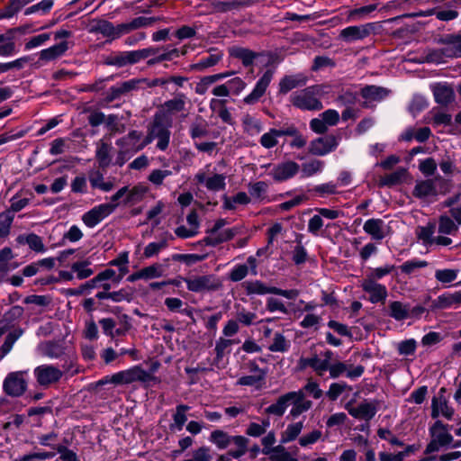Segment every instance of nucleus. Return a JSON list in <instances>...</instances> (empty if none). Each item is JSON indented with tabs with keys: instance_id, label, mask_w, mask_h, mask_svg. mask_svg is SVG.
Listing matches in <instances>:
<instances>
[{
	"instance_id": "22",
	"label": "nucleus",
	"mask_w": 461,
	"mask_h": 461,
	"mask_svg": "<svg viewBox=\"0 0 461 461\" xmlns=\"http://www.w3.org/2000/svg\"><path fill=\"white\" fill-rule=\"evenodd\" d=\"M101 324L104 331L112 337L122 336L131 328V324L126 320L122 319H102Z\"/></svg>"
},
{
	"instance_id": "11",
	"label": "nucleus",
	"mask_w": 461,
	"mask_h": 461,
	"mask_svg": "<svg viewBox=\"0 0 461 461\" xmlns=\"http://www.w3.org/2000/svg\"><path fill=\"white\" fill-rule=\"evenodd\" d=\"M268 175L276 182H284L293 178L300 171V165L293 160H285L278 164L268 165Z\"/></svg>"
},
{
	"instance_id": "28",
	"label": "nucleus",
	"mask_w": 461,
	"mask_h": 461,
	"mask_svg": "<svg viewBox=\"0 0 461 461\" xmlns=\"http://www.w3.org/2000/svg\"><path fill=\"white\" fill-rule=\"evenodd\" d=\"M298 395L299 394H296L295 392H289L284 395H281L275 403L265 409V412L267 414L276 415L277 417L283 416L286 408L290 405V402Z\"/></svg>"
},
{
	"instance_id": "5",
	"label": "nucleus",
	"mask_w": 461,
	"mask_h": 461,
	"mask_svg": "<svg viewBox=\"0 0 461 461\" xmlns=\"http://www.w3.org/2000/svg\"><path fill=\"white\" fill-rule=\"evenodd\" d=\"M121 281L122 276H117L115 270L106 268L83 285L80 291L71 292V294L82 293L85 289L102 288L103 290H110L113 286L118 285Z\"/></svg>"
},
{
	"instance_id": "61",
	"label": "nucleus",
	"mask_w": 461,
	"mask_h": 461,
	"mask_svg": "<svg viewBox=\"0 0 461 461\" xmlns=\"http://www.w3.org/2000/svg\"><path fill=\"white\" fill-rule=\"evenodd\" d=\"M15 53V44L13 40L4 34H0V56L10 57Z\"/></svg>"
},
{
	"instance_id": "15",
	"label": "nucleus",
	"mask_w": 461,
	"mask_h": 461,
	"mask_svg": "<svg viewBox=\"0 0 461 461\" xmlns=\"http://www.w3.org/2000/svg\"><path fill=\"white\" fill-rule=\"evenodd\" d=\"M339 145V140L334 136H325L312 140L309 151L312 155L324 156L334 150Z\"/></svg>"
},
{
	"instance_id": "2",
	"label": "nucleus",
	"mask_w": 461,
	"mask_h": 461,
	"mask_svg": "<svg viewBox=\"0 0 461 461\" xmlns=\"http://www.w3.org/2000/svg\"><path fill=\"white\" fill-rule=\"evenodd\" d=\"M125 189H119L111 196L110 203H101L82 216V221L88 228H94L99 224L104 219L112 214L120 204V200L124 194Z\"/></svg>"
},
{
	"instance_id": "48",
	"label": "nucleus",
	"mask_w": 461,
	"mask_h": 461,
	"mask_svg": "<svg viewBox=\"0 0 461 461\" xmlns=\"http://www.w3.org/2000/svg\"><path fill=\"white\" fill-rule=\"evenodd\" d=\"M89 181L93 188H98L104 192H109L114 187L113 183L110 180H104L103 174L100 172H95L91 175Z\"/></svg>"
},
{
	"instance_id": "37",
	"label": "nucleus",
	"mask_w": 461,
	"mask_h": 461,
	"mask_svg": "<svg viewBox=\"0 0 461 461\" xmlns=\"http://www.w3.org/2000/svg\"><path fill=\"white\" fill-rule=\"evenodd\" d=\"M106 64L111 65V66H115L118 68L136 64L134 56H133V51L132 50L121 51V52L113 54L106 59Z\"/></svg>"
},
{
	"instance_id": "7",
	"label": "nucleus",
	"mask_w": 461,
	"mask_h": 461,
	"mask_svg": "<svg viewBox=\"0 0 461 461\" xmlns=\"http://www.w3.org/2000/svg\"><path fill=\"white\" fill-rule=\"evenodd\" d=\"M27 371H14L7 374L3 382L4 393L11 397H20L27 390Z\"/></svg>"
},
{
	"instance_id": "21",
	"label": "nucleus",
	"mask_w": 461,
	"mask_h": 461,
	"mask_svg": "<svg viewBox=\"0 0 461 461\" xmlns=\"http://www.w3.org/2000/svg\"><path fill=\"white\" fill-rule=\"evenodd\" d=\"M195 179L201 185H203L209 191L218 192L223 190L226 186V176L222 174H214L208 176L204 172H198Z\"/></svg>"
},
{
	"instance_id": "49",
	"label": "nucleus",
	"mask_w": 461,
	"mask_h": 461,
	"mask_svg": "<svg viewBox=\"0 0 461 461\" xmlns=\"http://www.w3.org/2000/svg\"><path fill=\"white\" fill-rule=\"evenodd\" d=\"M388 94L389 91L387 89L376 86H367L362 89V95L366 99L382 100Z\"/></svg>"
},
{
	"instance_id": "56",
	"label": "nucleus",
	"mask_w": 461,
	"mask_h": 461,
	"mask_svg": "<svg viewBox=\"0 0 461 461\" xmlns=\"http://www.w3.org/2000/svg\"><path fill=\"white\" fill-rule=\"evenodd\" d=\"M459 226L450 217L441 216L438 221V232L445 235H452Z\"/></svg>"
},
{
	"instance_id": "52",
	"label": "nucleus",
	"mask_w": 461,
	"mask_h": 461,
	"mask_svg": "<svg viewBox=\"0 0 461 461\" xmlns=\"http://www.w3.org/2000/svg\"><path fill=\"white\" fill-rule=\"evenodd\" d=\"M54 4L53 0H41V2L29 6L25 9L24 14L31 15L33 14H39L41 15L46 14L50 11Z\"/></svg>"
},
{
	"instance_id": "16",
	"label": "nucleus",
	"mask_w": 461,
	"mask_h": 461,
	"mask_svg": "<svg viewBox=\"0 0 461 461\" xmlns=\"http://www.w3.org/2000/svg\"><path fill=\"white\" fill-rule=\"evenodd\" d=\"M69 49L68 41H61L47 49L41 50L39 53V63L41 65L56 60L63 57Z\"/></svg>"
},
{
	"instance_id": "17",
	"label": "nucleus",
	"mask_w": 461,
	"mask_h": 461,
	"mask_svg": "<svg viewBox=\"0 0 461 461\" xmlns=\"http://www.w3.org/2000/svg\"><path fill=\"white\" fill-rule=\"evenodd\" d=\"M352 402L353 401L348 402L345 408L348 413L356 419L369 421L375 417L377 411L376 404L374 402L365 401L361 402L357 407H352Z\"/></svg>"
},
{
	"instance_id": "45",
	"label": "nucleus",
	"mask_w": 461,
	"mask_h": 461,
	"mask_svg": "<svg viewBox=\"0 0 461 461\" xmlns=\"http://www.w3.org/2000/svg\"><path fill=\"white\" fill-rule=\"evenodd\" d=\"M249 443V439L244 436H233L231 438V444L236 446V449H230V455L232 456L233 458L241 457L247 453Z\"/></svg>"
},
{
	"instance_id": "64",
	"label": "nucleus",
	"mask_w": 461,
	"mask_h": 461,
	"mask_svg": "<svg viewBox=\"0 0 461 461\" xmlns=\"http://www.w3.org/2000/svg\"><path fill=\"white\" fill-rule=\"evenodd\" d=\"M428 107V102L422 95H414L410 105L409 110L413 116H416L419 113Z\"/></svg>"
},
{
	"instance_id": "62",
	"label": "nucleus",
	"mask_w": 461,
	"mask_h": 461,
	"mask_svg": "<svg viewBox=\"0 0 461 461\" xmlns=\"http://www.w3.org/2000/svg\"><path fill=\"white\" fill-rule=\"evenodd\" d=\"M346 390L350 391L352 390V387L348 385L346 383H333L330 385L326 395L330 401H336L339 396Z\"/></svg>"
},
{
	"instance_id": "13",
	"label": "nucleus",
	"mask_w": 461,
	"mask_h": 461,
	"mask_svg": "<svg viewBox=\"0 0 461 461\" xmlns=\"http://www.w3.org/2000/svg\"><path fill=\"white\" fill-rule=\"evenodd\" d=\"M273 76L274 70L267 69L257 81L251 93L244 97V103L247 104H254L258 102V100L265 95L273 79Z\"/></svg>"
},
{
	"instance_id": "23",
	"label": "nucleus",
	"mask_w": 461,
	"mask_h": 461,
	"mask_svg": "<svg viewBox=\"0 0 461 461\" xmlns=\"http://www.w3.org/2000/svg\"><path fill=\"white\" fill-rule=\"evenodd\" d=\"M140 139H141V133L137 131H131L126 136L118 139L116 145L119 149H122V152H128L130 155L141 150L140 146Z\"/></svg>"
},
{
	"instance_id": "36",
	"label": "nucleus",
	"mask_w": 461,
	"mask_h": 461,
	"mask_svg": "<svg viewBox=\"0 0 461 461\" xmlns=\"http://www.w3.org/2000/svg\"><path fill=\"white\" fill-rule=\"evenodd\" d=\"M369 29L366 25L348 26L342 30L340 35L347 41H355L366 38Z\"/></svg>"
},
{
	"instance_id": "31",
	"label": "nucleus",
	"mask_w": 461,
	"mask_h": 461,
	"mask_svg": "<svg viewBox=\"0 0 461 461\" xmlns=\"http://www.w3.org/2000/svg\"><path fill=\"white\" fill-rule=\"evenodd\" d=\"M307 83V77L303 74L285 76L279 83L280 93L286 94L294 88L303 86Z\"/></svg>"
},
{
	"instance_id": "4",
	"label": "nucleus",
	"mask_w": 461,
	"mask_h": 461,
	"mask_svg": "<svg viewBox=\"0 0 461 461\" xmlns=\"http://www.w3.org/2000/svg\"><path fill=\"white\" fill-rule=\"evenodd\" d=\"M436 41L442 47L430 54L431 60L437 62L441 61V58L438 59L433 57L437 55L438 52L445 58H461V32L441 35L436 39Z\"/></svg>"
},
{
	"instance_id": "10",
	"label": "nucleus",
	"mask_w": 461,
	"mask_h": 461,
	"mask_svg": "<svg viewBox=\"0 0 461 461\" xmlns=\"http://www.w3.org/2000/svg\"><path fill=\"white\" fill-rule=\"evenodd\" d=\"M442 180L440 177L435 179H421L417 180L412 191V195L425 203H429L436 200L439 194H445L440 192L437 188L436 182Z\"/></svg>"
},
{
	"instance_id": "39",
	"label": "nucleus",
	"mask_w": 461,
	"mask_h": 461,
	"mask_svg": "<svg viewBox=\"0 0 461 461\" xmlns=\"http://www.w3.org/2000/svg\"><path fill=\"white\" fill-rule=\"evenodd\" d=\"M187 101L188 98L185 94L178 93L174 98L164 103L163 109L168 113H179L185 109Z\"/></svg>"
},
{
	"instance_id": "20",
	"label": "nucleus",
	"mask_w": 461,
	"mask_h": 461,
	"mask_svg": "<svg viewBox=\"0 0 461 461\" xmlns=\"http://www.w3.org/2000/svg\"><path fill=\"white\" fill-rule=\"evenodd\" d=\"M364 231L374 240H382L389 232L387 224L382 219H368L363 225Z\"/></svg>"
},
{
	"instance_id": "1",
	"label": "nucleus",
	"mask_w": 461,
	"mask_h": 461,
	"mask_svg": "<svg viewBox=\"0 0 461 461\" xmlns=\"http://www.w3.org/2000/svg\"><path fill=\"white\" fill-rule=\"evenodd\" d=\"M329 85H314L296 91L291 95L294 106L305 111H320L323 108L321 98L330 94Z\"/></svg>"
},
{
	"instance_id": "25",
	"label": "nucleus",
	"mask_w": 461,
	"mask_h": 461,
	"mask_svg": "<svg viewBox=\"0 0 461 461\" xmlns=\"http://www.w3.org/2000/svg\"><path fill=\"white\" fill-rule=\"evenodd\" d=\"M121 189H125L122 194V201L121 202L123 205L131 206L140 203L145 196L148 189L142 185H137L131 189L128 186H123Z\"/></svg>"
},
{
	"instance_id": "19",
	"label": "nucleus",
	"mask_w": 461,
	"mask_h": 461,
	"mask_svg": "<svg viewBox=\"0 0 461 461\" xmlns=\"http://www.w3.org/2000/svg\"><path fill=\"white\" fill-rule=\"evenodd\" d=\"M445 393L446 389L442 387L438 392V395L437 397H433L432 399L431 417L433 419L438 417L439 413H441L447 420H451L454 415V409L448 406L447 400L444 396Z\"/></svg>"
},
{
	"instance_id": "24",
	"label": "nucleus",
	"mask_w": 461,
	"mask_h": 461,
	"mask_svg": "<svg viewBox=\"0 0 461 461\" xmlns=\"http://www.w3.org/2000/svg\"><path fill=\"white\" fill-rule=\"evenodd\" d=\"M452 428L447 424H444L441 420H437L429 429L431 438L437 439L442 447L447 446L453 442V437L448 430Z\"/></svg>"
},
{
	"instance_id": "6",
	"label": "nucleus",
	"mask_w": 461,
	"mask_h": 461,
	"mask_svg": "<svg viewBox=\"0 0 461 461\" xmlns=\"http://www.w3.org/2000/svg\"><path fill=\"white\" fill-rule=\"evenodd\" d=\"M245 285L246 291L249 294L265 295L271 294L281 295L288 300H294L299 295V291L297 289L284 290L276 286L268 285L258 280L247 282Z\"/></svg>"
},
{
	"instance_id": "50",
	"label": "nucleus",
	"mask_w": 461,
	"mask_h": 461,
	"mask_svg": "<svg viewBox=\"0 0 461 461\" xmlns=\"http://www.w3.org/2000/svg\"><path fill=\"white\" fill-rule=\"evenodd\" d=\"M111 150L112 147L105 143L101 142L98 144L97 149H96V158L99 162L100 167H106L111 163Z\"/></svg>"
},
{
	"instance_id": "55",
	"label": "nucleus",
	"mask_w": 461,
	"mask_h": 461,
	"mask_svg": "<svg viewBox=\"0 0 461 461\" xmlns=\"http://www.w3.org/2000/svg\"><path fill=\"white\" fill-rule=\"evenodd\" d=\"M303 428V425L302 421L289 424L286 429L282 433L281 442L287 443L294 440L301 433Z\"/></svg>"
},
{
	"instance_id": "59",
	"label": "nucleus",
	"mask_w": 461,
	"mask_h": 461,
	"mask_svg": "<svg viewBox=\"0 0 461 461\" xmlns=\"http://www.w3.org/2000/svg\"><path fill=\"white\" fill-rule=\"evenodd\" d=\"M51 33H41L30 38L24 44L25 50H30L44 45L48 41L50 40Z\"/></svg>"
},
{
	"instance_id": "40",
	"label": "nucleus",
	"mask_w": 461,
	"mask_h": 461,
	"mask_svg": "<svg viewBox=\"0 0 461 461\" xmlns=\"http://www.w3.org/2000/svg\"><path fill=\"white\" fill-rule=\"evenodd\" d=\"M190 409L188 405L179 404L176 407V412L173 414V422L169 424L170 430H182L187 420L185 412Z\"/></svg>"
},
{
	"instance_id": "38",
	"label": "nucleus",
	"mask_w": 461,
	"mask_h": 461,
	"mask_svg": "<svg viewBox=\"0 0 461 461\" xmlns=\"http://www.w3.org/2000/svg\"><path fill=\"white\" fill-rule=\"evenodd\" d=\"M241 123L243 131L250 136H256L263 130L262 122L249 113L242 116Z\"/></svg>"
},
{
	"instance_id": "34",
	"label": "nucleus",
	"mask_w": 461,
	"mask_h": 461,
	"mask_svg": "<svg viewBox=\"0 0 461 461\" xmlns=\"http://www.w3.org/2000/svg\"><path fill=\"white\" fill-rule=\"evenodd\" d=\"M93 31L112 39L119 38L123 34L122 30H121V24L113 26L112 23L104 20L98 22Z\"/></svg>"
},
{
	"instance_id": "26",
	"label": "nucleus",
	"mask_w": 461,
	"mask_h": 461,
	"mask_svg": "<svg viewBox=\"0 0 461 461\" xmlns=\"http://www.w3.org/2000/svg\"><path fill=\"white\" fill-rule=\"evenodd\" d=\"M436 103L447 105L454 100V90L447 83H437L431 86Z\"/></svg>"
},
{
	"instance_id": "47",
	"label": "nucleus",
	"mask_w": 461,
	"mask_h": 461,
	"mask_svg": "<svg viewBox=\"0 0 461 461\" xmlns=\"http://www.w3.org/2000/svg\"><path fill=\"white\" fill-rule=\"evenodd\" d=\"M267 185L263 181H258L249 185V195L255 201H263L267 191Z\"/></svg>"
},
{
	"instance_id": "35",
	"label": "nucleus",
	"mask_w": 461,
	"mask_h": 461,
	"mask_svg": "<svg viewBox=\"0 0 461 461\" xmlns=\"http://www.w3.org/2000/svg\"><path fill=\"white\" fill-rule=\"evenodd\" d=\"M295 393L299 395L290 402V404H293V407L290 411V415L293 418H296L303 412L307 411L312 405L311 401L304 400L305 394L303 390H299L295 392Z\"/></svg>"
},
{
	"instance_id": "63",
	"label": "nucleus",
	"mask_w": 461,
	"mask_h": 461,
	"mask_svg": "<svg viewBox=\"0 0 461 461\" xmlns=\"http://www.w3.org/2000/svg\"><path fill=\"white\" fill-rule=\"evenodd\" d=\"M393 268L394 267L389 264L373 268L365 278L372 279L375 282H377L378 280L384 278L385 276L389 275L393 270Z\"/></svg>"
},
{
	"instance_id": "8",
	"label": "nucleus",
	"mask_w": 461,
	"mask_h": 461,
	"mask_svg": "<svg viewBox=\"0 0 461 461\" xmlns=\"http://www.w3.org/2000/svg\"><path fill=\"white\" fill-rule=\"evenodd\" d=\"M153 379V375L138 366L118 372L111 376L112 384H128L134 382L146 383Z\"/></svg>"
},
{
	"instance_id": "57",
	"label": "nucleus",
	"mask_w": 461,
	"mask_h": 461,
	"mask_svg": "<svg viewBox=\"0 0 461 461\" xmlns=\"http://www.w3.org/2000/svg\"><path fill=\"white\" fill-rule=\"evenodd\" d=\"M71 270L78 279L87 278L94 273L89 267V263L86 261L73 263L71 266Z\"/></svg>"
},
{
	"instance_id": "53",
	"label": "nucleus",
	"mask_w": 461,
	"mask_h": 461,
	"mask_svg": "<svg viewBox=\"0 0 461 461\" xmlns=\"http://www.w3.org/2000/svg\"><path fill=\"white\" fill-rule=\"evenodd\" d=\"M377 9V5H368L355 8L348 14V18L352 21H358L369 17V15Z\"/></svg>"
},
{
	"instance_id": "27",
	"label": "nucleus",
	"mask_w": 461,
	"mask_h": 461,
	"mask_svg": "<svg viewBox=\"0 0 461 461\" xmlns=\"http://www.w3.org/2000/svg\"><path fill=\"white\" fill-rule=\"evenodd\" d=\"M298 395L299 394H296L295 392H289L284 395H281L275 403L265 409V412L267 414L276 415L277 417L283 416L286 408L290 405V402Z\"/></svg>"
},
{
	"instance_id": "54",
	"label": "nucleus",
	"mask_w": 461,
	"mask_h": 461,
	"mask_svg": "<svg viewBox=\"0 0 461 461\" xmlns=\"http://www.w3.org/2000/svg\"><path fill=\"white\" fill-rule=\"evenodd\" d=\"M323 167L324 163L322 161L317 159L310 160L303 164L302 175L303 177H310L317 173L321 172Z\"/></svg>"
},
{
	"instance_id": "33",
	"label": "nucleus",
	"mask_w": 461,
	"mask_h": 461,
	"mask_svg": "<svg viewBox=\"0 0 461 461\" xmlns=\"http://www.w3.org/2000/svg\"><path fill=\"white\" fill-rule=\"evenodd\" d=\"M251 202L250 196L245 192H239L233 196H222V208L227 211H234L239 205H247Z\"/></svg>"
},
{
	"instance_id": "9",
	"label": "nucleus",
	"mask_w": 461,
	"mask_h": 461,
	"mask_svg": "<svg viewBox=\"0 0 461 461\" xmlns=\"http://www.w3.org/2000/svg\"><path fill=\"white\" fill-rule=\"evenodd\" d=\"M189 291L194 293H203L217 290L221 286V281L213 275L194 276L183 278Z\"/></svg>"
},
{
	"instance_id": "43",
	"label": "nucleus",
	"mask_w": 461,
	"mask_h": 461,
	"mask_svg": "<svg viewBox=\"0 0 461 461\" xmlns=\"http://www.w3.org/2000/svg\"><path fill=\"white\" fill-rule=\"evenodd\" d=\"M300 366L301 368L310 366L320 375H321L322 373L327 371L329 368L327 362L322 361V359L319 358L317 355L313 356L312 357L301 358Z\"/></svg>"
},
{
	"instance_id": "51",
	"label": "nucleus",
	"mask_w": 461,
	"mask_h": 461,
	"mask_svg": "<svg viewBox=\"0 0 461 461\" xmlns=\"http://www.w3.org/2000/svg\"><path fill=\"white\" fill-rule=\"evenodd\" d=\"M252 370L257 371L259 374L258 375L241 376L238 380L237 384L253 386L257 385L258 383H261L265 379L266 372L263 369H260L257 365H254Z\"/></svg>"
},
{
	"instance_id": "3",
	"label": "nucleus",
	"mask_w": 461,
	"mask_h": 461,
	"mask_svg": "<svg viewBox=\"0 0 461 461\" xmlns=\"http://www.w3.org/2000/svg\"><path fill=\"white\" fill-rule=\"evenodd\" d=\"M73 363L74 357H68L60 367L47 364L35 367L33 374L37 383L46 388L59 383L64 373L68 372L73 366Z\"/></svg>"
},
{
	"instance_id": "32",
	"label": "nucleus",
	"mask_w": 461,
	"mask_h": 461,
	"mask_svg": "<svg viewBox=\"0 0 461 461\" xmlns=\"http://www.w3.org/2000/svg\"><path fill=\"white\" fill-rule=\"evenodd\" d=\"M16 241L20 245H28L32 250L37 253H45L47 250L42 239L34 233L21 234L17 237Z\"/></svg>"
},
{
	"instance_id": "14",
	"label": "nucleus",
	"mask_w": 461,
	"mask_h": 461,
	"mask_svg": "<svg viewBox=\"0 0 461 461\" xmlns=\"http://www.w3.org/2000/svg\"><path fill=\"white\" fill-rule=\"evenodd\" d=\"M37 349L40 355L50 358H62L65 357H67L65 360H68V357H73V356L67 353L66 348L62 343L53 340L40 343Z\"/></svg>"
},
{
	"instance_id": "60",
	"label": "nucleus",
	"mask_w": 461,
	"mask_h": 461,
	"mask_svg": "<svg viewBox=\"0 0 461 461\" xmlns=\"http://www.w3.org/2000/svg\"><path fill=\"white\" fill-rule=\"evenodd\" d=\"M14 219L12 212L5 211L0 213V237H6L9 234L11 225Z\"/></svg>"
},
{
	"instance_id": "44",
	"label": "nucleus",
	"mask_w": 461,
	"mask_h": 461,
	"mask_svg": "<svg viewBox=\"0 0 461 461\" xmlns=\"http://www.w3.org/2000/svg\"><path fill=\"white\" fill-rule=\"evenodd\" d=\"M230 54L242 61L246 67L251 65L256 58V53L249 49L242 47H232L230 49Z\"/></svg>"
},
{
	"instance_id": "29",
	"label": "nucleus",
	"mask_w": 461,
	"mask_h": 461,
	"mask_svg": "<svg viewBox=\"0 0 461 461\" xmlns=\"http://www.w3.org/2000/svg\"><path fill=\"white\" fill-rule=\"evenodd\" d=\"M225 225V221L221 219L218 220L212 230H210V234L207 237V243L211 245H216L221 243L223 241L229 240L232 237V233L230 230H225L223 231H220L221 229Z\"/></svg>"
},
{
	"instance_id": "58",
	"label": "nucleus",
	"mask_w": 461,
	"mask_h": 461,
	"mask_svg": "<svg viewBox=\"0 0 461 461\" xmlns=\"http://www.w3.org/2000/svg\"><path fill=\"white\" fill-rule=\"evenodd\" d=\"M267 309L274 313L289 314V306L284 303L280 299L269 297L267 301Z\"/></svg>"
},
{
	"instance_id": "41",
	"label": "nucleus",
	"mask_w": 461,
	"mask_h": 461,
	"mask_svg": "<svg viewBox=\"0 0 461 461\" xmlns=\"http://www.w3.org/2000/svg\"><path fill=\"white\" fill-rule=\"evenodd\" d=\"M222 57L223 54L221 50H212L207 57L202 58L197 63L194 64L193 68L195 70H202L213 67L218 64Z\"/></svg>"
},
{
	"instance_id": "18",
	"label": "nucleus",
	"mask_w": 461,
	"mask_h": 461,
	"mask_svg": "<svg viewBox=\"0 0 461 461\" xmlns=\"http://www.w3.org/2000/svg\"><path fill=\"white\" fill-rule=\"evenodd\" d=\"M150 130L154 139L158 140L157 148L160 150L167 149L170 140V131L168 126L162 122L160 117L156 116Z\"/></svg>"
},
{
	"instance_id": "46",
	"label": "nucleus",
	"mask_w": 461,
	"mask_h": 461,
	"mask_svg": "<svg viewBox=\"0 0 461 461\" xmlns=\"http://www.w3.org/2000/svg\"><path fill=\"white\" fill-rule=\"evenodd\" d=\"M227 432L221 429H215L210 435V441L220 449H225L231 444V438Z\"/></svg>"
},
{
	"instance_id": "42",
	"label": "nucleus",
	"mask_w": 461,
	"mask_h": 461,
	"mask_svg": "<svg viewBox=\"0 0 461 461\" xmlns=\"http://www.w3.org/2000/svg\"><path fill=\"white\" fill-rule=\"evenodd\" d=\"M155 21L154 17L139 16L129 23H121V30L126 34L132 30L150 26Z\"/></svg>"
},
{
	"instance_id": "30",
	"label": "nucleus",
	"mask_w": 461,
	"mask_h": 461,
	"mask_svg": "<svg viewBox=\"0 0 461 461\" xmlns=\"http://www.w3.org/2000/svg\"><path fill=\"white\" fill-rule=\"evenodd\" d=\"M293 131H285L284 129L271 128L265 132L259 140L261 146L265 149H272L278 144V139L285 136V134H294Z\"/></svg>"
},
{
	"instance_id": "12",
	"label": "nucleus",
	"mask_w": 461,
	"mask_h": 461,
	"mask_svg": "<svg viewBox=\"0 0 461 461\" xmlns=\"http://www.w3.org/2000/svg\"><path fill=\"white\" fill-rule=\"evenodd\" d=\"M360 286L368 294V300L372 303H384L386 300L388 292L385 285L372 279L364 278L361 281Z\"/></svg>"
}]
</instances>
